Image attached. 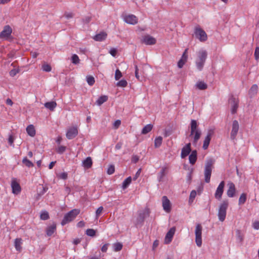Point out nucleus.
Masks as SVG:
<instances>
[{
    "instance_id": "31",
    "label": "nucleus",
    "mask_w": 259,
    "mask_h": 259,
    "mask_svg": "<svg viewBox=\"0 0 259 259\" xmlns=\"http://www.w3.org/2000/svg\"><path fill=\"white\" fill-rule=\"evenodd\" d=\"M237 240L239 243H242L244 239V235L240 230L236 231Z\"/></svg>"
},
{
    "instance_id": "43",
    "label": "nucleus",
    "mask_w": 259,
    "mask_h": 259,
    "mask_svg": "<svg viewBox=\"0 0 259 259\" xmlns=\"http://www.w3.org/2000/svg\"><path fill=\"white\" fill-rule=\"evenodd\" d=\"M87 81L88 83L90 85H93L95 83V79L94 77L92 76H87Z\"/></svg>"
},
{
    "instance_id": "13",
    "label": "nucleus",
    "mask_w": 259,
    "mask_h": 259,
    "mask_svg": "<svg viewBox=\"0 0 259 259\" xmlns=\"http://www.w3.org/2000/svg\"><path fill=\"white\" fill-rule=\"evenodd\" d=\"M123 20L127 24L135 25L138 23V19L135 15L129 14L124 17Z\"/></svg>"
},
{
    "instance_id": "40",
    "label": "nucleus",
    "mask_w": 259,
    "mask_h": 259,
    "mask_svg": "<svg viewBox=\"0 0 259 259\" xmlns=\"http://www.w3.org/2000/svg\"><path fill=\"white\" fill-rule=\"evenodd\" d=\"M246 200V194L245 193H242L239 199V205L243 204Z\"/></svg>"
},
{
    "instance_id": "46",
    "label": "nucleus",
    "mask_w": 259,
    "mask_h": 259,
    "mask_svg": "<svg viewBox=\"0 0 259 259\" xmlns=\"http://www.w3.org/2000/svg\"><path fill=\"white\" fill-rule=\"evenodd\" d=\"M40 217L42 220H47L49 218V215L48 212L44 211L40 214Z\"/></svg>"
},
{
    "instance_id": "16",
    "label": "nucleus",
    "mask_w": 259,
    "mask_h": 259,
    "mask_svg": "<svg viewBox=\"0 0 259 259\" xmlns=\"http://www.w3.org/2000/svg\"><path fill=\"white\" fill-rule=\"evenodd\" d=\"M198 65H203L207 57V52L205 50H201L197 53Z\"/></svg>"
},
{
    "instance_id": "52",
    "label": "nucleus",
    "mask_w": 259,
    "mask_h": 259,
    "mask_svg": "<svg viewBox=\"0 0 259 259\" xmlns=\"http://www.w3.org/2000/svg\"><path fill=\"white\" fill-rule=\"evenodd\" d=\"M41 70L46 72H50L52 70L51 66H41Z\"/></svg>"
},
{
    "instance_id": "62",
    "label": "nucleus",
    "mask_w": 259,
    "mask_h": 259,
    "mask_svg": "<svg viewBox=\"0 0 259 259\" xmlns=\"http://www.w3.org/2000/svg\"><path fill=\"white\" fill-rule=\"evenodd\" d=\"M84 226H85V223L82 221L79 222L77 224V227L78 228H82V227H83Z\"/></svg>"
},
{
    "instance_id": "30",
    "label": "nucleus",
    "mask_w": 259,
    "mask_h": 259,
    "mask_svg": "<svg viewBox=\"0 0 259 259\" xmlns=\"http://www.w3.org/2000/svg\"><path fill=\"white\" fill-rule=\"evenodd\" d=\"M258 87L256 84H253L249 91V94L251 97L255 96L257 92Z\"/></svg>"
},
{
    "instance_id": "44",
    "label": "nucleus",
    "mask_w": 259,
    "mask_h": 259,
    "mask_svg": "<svg viewBox=\"0 0 259 259\" xmlns=\"http://www.w3.org/2000/svg\"><path fill=\"white\" fill-rule=\"evenodd\" d=\"M127 82L124 79L120 80L116 84V85L117 87H125L127 86Z\"/></svg>"
},
{
    "instance_id": "14",
    "label": "nucleus",
    "mask_w": 259,
    "mask_h": 259,
    "mask_svg": "<svg viewBox=\"0 0 259 259\" xmlns=\"http://www.w3.org/2000/svg\"><path fill=\"white\" fill-rule=\"evenodd\" d=\"M78 134V130L76 127L69 128L66 133V137L68 139L74 138Z\"/></svg>"
},
{
    "instance_id": "27",
    "label": "nucleus",
    "mask_w": 259,
    "mask_h": 259,
    "mask_svg": "<svg viewBox=\"0 0 259 259\" xmlns=\"http://www.w3.org/2000/svg\"><path fill=\"white\" fill-rule=\"evenodd\" d=\"M26 132L27 134L32 137L35 135V130L32 124H30L27 127Z\"/></svg>"
},
{
    "instance_id": "41",
    "label": "nucleus",
    "mask_w": 259,
    "mask_h": 259,
    "mask_svg": "<svg viewBox=\"0 0 259 259\" xmlns=\"http://www.w3.org/2000/svg\"><path fill=\"white\" fill-rule=\"evenodd\" d=\"M122 244L121 243L117 242L113 244L114 250L115 251H119L122 248Z\"/></svg>"
},
{
    "instance_id": "21",
    "label": "nucleus",
    "mask_w": 259,
    "mask_h": 259,
    "mask_svg": "<svg viewBox=\"0 0 259 259\" xmlns=\"http://www.w3.org/2000/svg\"><path fill=\"white\" fill-rule=\"evenodd\" d=\"M212 134V133L211 131H209L206 137H205V138L204 139V141L203 142V148L204 150H206L208 148V147L210 143V141L211 140Z\"/></svg>"
},
{
    "instance_id": "58",
    "label": "nucleus",
    "mask_w": 259,
    "mask_h": 259,
    "mask_svg": "<svg viewBox=\"0 0 259 259\" xmlns=\"http://www.w3.org/2000/svg\"><path fill=\"white\" fill-rule=\"evenodd\" d=\"M141 169L140 168L138 171L137 172H136V175H135V176L133 178V180L134 181L136 180L137 179V178L139 177L140 174H141Z\"/></svg>"
},
{
    "instance_id": "48",
    "label": "nucleus",
    "mask_w": 259,
    "mask_h": 259,
    "mask_svg": "<svg viewBox=\"0 0 259 259\" xmlns=\"http://www.w3.org/2000/svg\"><path fill=\"white\" fill-rule=\"evenodd\" d=\"M79 59L77 55H73L72 56V62L73 64H78L79 63Z\"/></svg>"
},
{
    "instance_id": "4",
    "label": "nucleus",
    "mask_w": 259,
    "mask_h": 259,
    "mask_svg": "<svg viewBox=\"0 0 259 259\" xmlns=\"http://www.w3.org/2000/svg\"><path fill=\"white\" fill-rule=\"evenodd\" d=\"M228 205V201L227 200H224L219 206L218 216L221 222H224L225 220Z\"/></svg>"
},
{
    "instance_id": "10",
    "label": "nucleus",
    "mask_w": 259,
    "mask_h": 259,
    "mask_svg": "<svg viewBox=\"0 0 259 259\" xmlns=\"http://www.w3.org/2000/svg\"><path fill=\"white\" fill-rule=\"evenodd\" d=\"M141 42L146 45H153L156 43V39L150 35H146L142 37Z\"/></svg>"
},
{
    "instance_id": "54",
    "label": "nucleus",
    "mask_w": 259,
    "mask_h": 259,
    "mask_svg": "<svg viewBox=\"0 0 259 259\" xmlns=\"http://www.w3.org/2000/svg\"><path fill=\"white\" fill-rule=\"evenodd\" d=\"M255 59L257 60L259 59V47H256L254 51Z\"/></svg>"
},
{
    "instance_id": "35",
    "label": "nucleus",
    "mask_w": 259,
    "mask_h": 259,
    "mask_svg": "<svg viewBox=\"0 0 259 259\" xmlns=\"http://www.w3.org/2000/svg\"><path fill=\"white\" fill-rule=\"evenodd\" d=\"M22 163L28 167H32L34 166L33 163L28 160L26 157L23 159Z\"/></svg>"
},
{
    "instance_id": "38",
    "label": "nucleus",
    "mask_w": 259,
    "mask_h": 259,
    "mask_svg": "<svg viewBox=\"0 0 259 259\" xmlns=\"http://www.w3.org/2000/svg\"><path fill=\"white\" fill-rule=\"evenodd\" d=\"M132 182V178L129 177L127 178L122 183V188L123 189H126Z\"/></svg>"
},
{
    "instance_id": "24",
    "label": "nucleus",
    "mask_w": 259,
    "mask_h": 259,
    "mask_svg": "<svg viewBox=\"0 0 259 259\" xmlns=\"http://www.w3.org/2000/svg\"><path fill=\"white\" fill-rule=\"evenodd\" d=\"M107 35L106 33L102 32L95 35L93 38L96 41H101L106 39Z\"/></svg>"
},
{
    "instance_id": "60",
    "label": "nucleus",
    "mask_w": 259,
    "mask_h": 259,
    "mask_svg": "<svg viewBox=\"0 0 259 259\" xmlns=\"http://www.w3.org/2000/svg\"><path fill=\"white\" fill-rule=\"evenodd\" d=\"M109 245L108 243L104 244L101 248V250L103 252H106L108 249V246Z\"/></svg>"
},
{
    "instance_id": "34",
    "label": "nucleus",
    "mask_w": 259,
    "mask_h": 259,
    "mask_svg": "<svg viewBox=\"0 0 259 259\" xmlns=\"http://www.w3.org/2000/svg\"><path fill=\"white\" fill-rule=\"evenodd\" d=\"M108 100V97L107 96H101L97 101V104L100 106L104 102H106Z\"/></svg>"
},
{
    "instance_id": "29",
    "label": "nucleus",
    "mask_w": 259,
    "mask_h": 259,
    "mask_svg": "<svg viewBox=\"0 0 259 259\" xmlns=\"http://www.w3.org/2000/svg\"><path fill=\"white\" fill-rule=\"evenodd\" d=\"M15 67L10 71V75L12 77L15 76L17 74L19 73L21 71H23L19 66H15Z\"/></svg>"
},
{
    "instance_id": "23",
    "label": "nucleus",
    "mask_w": 259,
    "mask_h": 259,
    "mask_svg": "<svg viewBox=\"0 0 259 259\" xmlns=\"http://www.w3.org/2000/svg\"><path fill=\"white\" fill-rule=\"evenodd\" d=\"M188 49H186L184 52L181 59L179 61L178 65H184L188 59Z\"/></svg>"
},
{
    "instance_id": "2",
    "label": "nucleus",
    "mask_w": 259,
    "mask_h": 259,
    "mask_svg": "<svg viewBox=\"0 0 259 259\" xmlns=\"http://www.w3.org/2000/svg\"><path fill=\"white\" fill-rule=\"evenodd\" d=\"M214 163V160L209 158L207 160L204 169L205 182L207 183L210 182L213 165Z\"/></svg>"
},
{
    "instance_id": "59",
    "label": "nucleus",
    "mask_w": 259,
    "mask_h": 259,
    "mask_svg": "<svg viewBox=\"0 0 259 259\" xmlns=\"http://www.w3.org/2000/svg\"><path fill=\"white\" fill-rule=\"evenodd\" d=\"M60 178L63 180H66L67 178V174L66 172H62L60 174Z\"/></svg>"
},
{
    "instance_id": "53",
    "label": "nucleus",
    "mask_w": 259,
    "mask_h": 259,
    "mask_svg": "<svg viewBox=\"0 0 259 259\" xmlns=\"http://www.w3.org/2000/svg\"><path fill=\"white\" fill-rule=\"evenodd\" d=\"M103 210V207L102 206L99 207L97 209V210L96 211V217L97 218H98L100 215V214L102 212Z\"/></svg>"
},
{
    "instance_id": "56",
    "label": "nucleus",
    "mask_w": 259,
    "mask_h": 259,
    "mask_svg": "<svg viewBox=\"0 0 259 259\" xmlns=\"http://www.w3.org/2000/svg\"><path fill=\"white\" fill-rule=\"evenodd\" d=\"M109 53L112 56L115 57L117 54V50L115 48H112Z\"/></svg>"
},
{
    "instance_id": "3",
    "label": "nucleus",
    "mask_w": 259,
    "mask_h": 259,
    "mask_svg": "<svg viewBox=\"0 0 259 259\" xmlns=\"http://www.w3.org/2000/svg\"><path fill=\"white\" fill-rule=\"evenodd\" d=\"M80 213V210L78 209H73L67 213L64 217L61 222V225H65L73 221L77 215Z\"/></svg>"
},
{
    "instance_id": "42",
    "label": "nucleus",
    "mask_w": 259,
    "mask_h": 259,
    "mask_svg": "<svg viewBox=\"0 0 259 259\" xmlns=\"http://www.w3.org/2000/svg\"><path fill=\"white\" fill-rule=\"evenodd\" d=\"M86 234L91 237L96 236V231L93 229H88L86 230Z\"/></svg>"
},
{
    "instance_id": "37",
    "label": "nucleus",
    "mask_w": 259,
    "mask_h": 259,
    "mask_svg": "<svg viewBox=\"0 0 259 259\" xmlns=\"http://www.w3.org/2000/svg\"><path fill=\"white\" fill-rule=\"evenodd\" d=\"M162 139V137L161 136H159L155 139L154 146L156 148H158L161 145Z\"/></svg>"
},
{
    "instance_id": "36",
    "label": "nucleus",
    "mask_w": 259,
    "mask_h": 259,
    "mask_svg": "<svg viewBox=\"0 0 259 259\" xmlns=\"http://www.w3.org/2000/svg\"><path fill=\"white\" fill-rule=\"evenodd\" d=\"M21 239L20 238H16L15 240V247L17 250L20 251L21 249Z\"/></svg>"
},
{
    "instance_id": "25",
    "label": "nucleus",
    "mask_w": 259,
    "mask_h": 259,
    "mask_svg": "<svg viewBox=\"0 0 259 259\" xmlns=\"http://www.w3.org/2000/svg\"><path fill=\"white\" fill-rule=\"evenodd\" d=\"M92 164L93 162L91 157H88L82 161V165L86 169L91 168L92 166Z\"/></svg>"
},
{
    "instance_id": "50",
    "label": "nucleus",
    "mask_w": 259,
    "mask_h": 259,
    "mask_svg": "<svg viewBox=\"0 0 259 259\" xmlns=\"http://www.w3.org/2000/svg\"><path fill=\"white\" fill-rule=\"evenodd\" d=\"M115 171L114 166L113 165H110L107 169V174L109 175H112Z\"/></svg>"
},
{
    "instance_id": "20",
    "label": "nucleus",
    "mask_w": 259,
    "mask_h": 259,
    "mask_svg": "<svg viewBox=\"0 0 259 259\" xmlns=\"http://www.w3.org/2000/svg\"><path fill=\"white\" fill-rule=\"evenodd\" d=\"M228 189L227 192V194L229 197H233L236 192L235 185L232 182H230L228 184Z\"/></svg>"
},
{
    "instance_id": "19",
    "label": "nucleus",
    "mask_w": 259,
    "mask_h": 259,
    "mask_svg": "<svg viewBox=\"0 0 259 259\" xmlns=\"http://www.w3.org/2000/svg\"><path fill=\"white\" fill-rule=\"evenodd\" d=\"M191 151V143H189L187 144L182 149L181 151V158H185Z\"/></svg>"
},
{
    "instance_id": "45",
    "label": "nucleus",
    "mask_w": 259,
    "mask_h": 259,
    "mask_svg": "<svg viewBox=\"0 0 259 259\" xmlns=\"http://www.w3.org/2000/svg\"><path fill=\"white\" fill-rule=\"evenodd\" d=\"M122 76V73L118 69H117L116 70L115 74V80H119Z\"/></svg>"
},
{
    "instance_id": "15",
    "label": "nucleus",
    "mask_w": 259,
    "mask_h": 259,
    "mask_svg": "<svg viewBox=\"0 0 259 259\" xmlns=\"http://www.w3.org/2000/svg\"><path fill=\"white\" fill-rule=\"evenodd\" d=\"M12 192L15 194H18L20 193L21 188L19 184L17 182L16 179H13L11 182Z\"/></svg>"
},
{
    "instance_id": "39",
    "label": "nucleus",
    "mask_w": 259,
    "mask_h": 259,
    "mask_svg": "<svg viewBox=\"0 0 259 259\" xmlns=\"http://www.w3.org/2000/svg\"><path fill=\"white\" fill-rule=\"evenodd\" d=\"M197 88L199 90H203L207 89V84L203 81H199L196 84Z\"/></svg>"
},
{
    "instance_id": "18",
    "label": "nucleus",
    "mask_w": 259,
    "mask_h": 259,
    "mask_svg": "<svg viewBox=\"0 0 259 259\" xmlns=\"http://www.w3.org/2000/svg\"><path fill=\"white\" fill-rule=\"evenodd\" d=\"M176 232V228L175 227H172L170 229V230L168 231L165 237L164 242L166 244H169L170 242H171L173 236L175 233Z\"/></svg>"
},
{
    "instance_id": "9",
    "label": "nucleus",
    "mask_w": 259,
    "mask_h": 259,
    "mask_svg": "<svg viewBox=\"0 0 259 259\" xmlns=\"http://www.w3.org/2000/svg\"><path fill=\"white\" fill-rule=\"evenodd\" d=\"M229 103L231 106L232 113L235 114V113H236L238 107V99L232 96L229 99Z\"/></svg>"
},
{
    "instance_id": "55",
    "label": "nucleus",
    "mask_w": 259,
    "mask_h": 259,
    "mask_svg": "<svg viewBox=\"0 0 259 259\" xmlns=\"http://www.w3.org/2000/svg\"><path fill=\"white\" fill-rule=\"evenodd\" d=\"M91 19H92V17L91 16H88L85 17L82 19V22L84 23H88L91 21Z\"/></svg>"
},
{
    "instance_id": "61",
    "label": "nucleus",
    "mask_w": 259,
    "mask_h": 259,
    "mask_svg": "<svg viewBox=\"0 0 259 259\" xmlns=\"http://www.w3.org/2000/svg\"><path fill=\"white\" fill-rule=\"evenodd\" d=\"M121 124V121L119 120H116L114 123V126L115 128H117Z\"/></svg>"
},
{
    "instance_id": "28",
    "label": "nucleus",
    "mask_w": 259,
    "mask_h": 259,
    "mask_svg": "<svg viewBox=\"0 0 259 259\" xmlns=\"http://www.w3.org/2000/svg\"><path fill=\"white\" fill-rule=\"evenodd\" d=\"M56 106L57 103L54 101L47 102L45 104V107L50 109L51 111H53Z\"/></svg>"
},
{
    "instance_id": "6",
    "label": "nucleus",
    "mask_w": 259,
    "mask_h": 259,
    "mask_svg": "<svg viewBox=\"0 0 259 259\" xmlns=\"http://www.w3.org/2000/svg\"><path fill=\"white\" fill-rule=\"evenodd\" d=\"M202 227L200 224H197L195 230V242L198 247L202 245Z\"/></svg>"
},
{
    "instance_id": "7",
    "label": "nucleus",
    "mask_w": 259,
    "mask_h": 259,
    "mask_svg": "<svg viewBox=\"0 0 259 259\" xmlns=\"http://www.w3.org/2000/svg\"><path fill=\"white\" fill-rule=\"evenodd\" d=\"M149 215V211L148 210H144L139 212L138 216L135 222L137 227L141 226L144 221L145 218Z\"/></svg>"
},
{
    "instance_id": "12",
    "label": "nucleus",
    "mask_w": 259,
    "mask_h": 259,
    "mask_svg": "<svg viewBox=\"0 0 259 259\" xmlns=\"http://www.w3.org/2000/svg\"><path fill=\"white\" fill-rule=\"evenodd\" d=\"M225 187V182L222 181L218 186L217 190L214 194V197L218 200H221L222 195L224 192V189Z\"/></svg>"
},
{
    "instance_id": "47",
    "label": "nucleus",
    "mask_w": 259,
    "mask_h": 259,
    "mask_svg": "<svg viewBox=\"0 0 259 259\" xmlns=\"http://www.w3.org/2000/svg\"><path fill=\"white\" fill-rule=\"evenodd\" d=\"M66 149V147L64 146H60L58 147V148L56 149V151L57 153L59 154H62L63 153Z\"/></svg>"
},
{
    "instance_id": "22",
    "label": "nucleus",
    "mask_w": 259,
    "mask_h": 259,
    "mask_svg": "<svg viewBox=\"0 0 259 259\" xmlns=\"http://www.w3.org/2000/svg\"><path fill=\"white\" fill-rule=\"evenodd\" d=\"M56 230V225L53 223L52 225L48 226L46 229V233L48 236H51Z\"/></svg>"
},
{
    "instance_id": "26",
    "label": "nucleus",
    "mask_w": 259,
    "mask_h": 259,
    "mask_svg": "<svg viewBox=\"0 0 259 259\" xmlns=\"http://www.w3.org/2000/svg\"><path fill=\"white\" fill-rule=\"evenodd\" d=\"M189 162L193 165L197 160V151L196 150L193 151L189 157Z\"/></svg>"
},
{
    "instance_id": "32",
    "label": "nucleus",
    "mask_w": 259,
    "mask_h": 259,
    "mask_svg": "<svg viewBox=\"0 0 259 259\" xmlns=\"http://www.w3.org/2000/svg\"><path fill=\"white\" fill-rule=\"evenodd\" d=\"M153 128V125L151 124H147L145 126L142 131V134L145 135L149 133Z\"/></svg>"
},
{
    "instance_id": "1",
    "label": "nucleus",
    "mask_w": 259,
    "mask_h": 259,
    "mask_svg": "<svg viewBox=\"0 0 259 259\" xmlns=\"http://www.w3.org/2000/svg\"><path fill=\"white\" fill-rule=\"evenodd\" d=\"M201 135V131L198 128V124L195 120H192L190 124V137L193 138V144L196 145Z\"/></svg>"
},
{
    "instance_id": "57",
    "label": "nucleus",
    "mask_w": 259,
    "mask_h": 259,
    "mask_svg": "<svg viewBox=\"0 0 259 259\" xmlns=\"http://www.w3.org/2000/svg\"><path fill=\"white\" fill-rule=\"evenodd\" d=\"M253 228L256 230L259 229V221H255L252 225Z\"/></svg>"
},
{
    "instance_id": "64",
    "label": "nucleus",
    "mask_w": 259,
    "mask_h": 259,
    "mask_svg": "<svg viewBox=\"0 0 259 259\" xmlns=\"http://www.w3.org/2000/svg\"><path fill=\"white\" fill-rule=\"evenodd\" d=\"M139 161V157L136 156H133L132 158V161L134 163H137Z\"/></svg>"
},
{
    "instance_id": "51",
    "label": "nucleus",
    "mask_w": 259,
    "mask_h": 259,
    "mask_svg": "<svg viewBox=\"0 0 259 259\" xmlns=\"http://www.w3.org/2000/svg\"><path fill=\"white\" fill-rule=\"evenodd\" d=\"M196 196V191H195V190L192 191L190 193V195L189 200L193 201L194 199V198H195Z\"/></svg>"
},
{
    "instance_id": "11",
    "label": "nucleus",
    "mask_w": 259,
    "mask_h": 259,
    "mask_svg": "<svg viewBox=\"0 0 259 259\" xmlns=\"http://www.w3.org/2000/svg\"><path fill=\"white\" fill-rule=\"evenodd\" d=\"M162 207L164 210L166 212H169L171 209V204L166 196H164L162 198Z\"/></svg>"
},
{
    "instance_id": "8",
    "label": "nucleus",
    "mask_w": 259,
    "mask_h": 259,
    "mask_svg": "<svg viewBox=\"0 0 259 259\" xmlns=\"http://www.w3.org/2000/svg\"><path fill=\"white\" fill-rule=\"evenodd\" d=\"M12 29L9 25L4 26L3 31L0 33V38L7 39L11 35Z\"/></svg>"
},
{
    "instance_id": "5",
    "label": "nucleus",
    "mask_w": 259,
    "mask_h": 259,
    "mask_svg": "<svg viewBox=\"0 0 259 259\" xmlns=\"http://www.w3.org/2000/svg\"><path fill=\"white\" fill-rule=\"evenodd\" d=\"M195 37L200 41H205L207 39V35L206 32L199 26H196L194 29Z\"/></svg>"
},
{
    "instance_id": "49",
    "label": "nucleus",
    "mask_w": 259,
    "mask_h": 259,
    "mask_svg": "<svg viewBox=\"0 0 259 259\" xmlns=\"http://www.w3.org/2000/svg\"><path fill=\"white\" fill-rule=\"evenodd\" d=\"M74 15V14L72 12H65L64 14V16L67 19L73 18Z\"/></svg>"
},
{
    "instance_id": "17",
    "label": "nucleus",
    "mask_w": 259,
    "mask_h": 259,
    "mask_svg": "<svg viewBox=\"0 0 259 259\" xmlns=\"http://www.w3.org/2000/svg\"><path fill=\"white\" fill-rule=\"evenodd\" d=\"M239 128V125L238 122L235 120L233 121L232 123V128L231 133V138L232 139H234L238 133V130Z\"/></svg>"
},
{
    "instance_id": "33",
    "label": "nucleus",
    "mask_w": 259,
    "mask_h": 259,
    "mask_svg": "<svg viewBox=\"0 0 259 259\" xmlns=\"http://www.w3.org/2000/svg\"><path fill=\"white\" fill-rule=\"evenodd\" d=\"M167 168L166 167H163L162 168L161 171L158 174V179L159 181H161L165 176L167 172Z\"/></svg>"
},
{
    "instance_id": "63",
    "label": "nucleus",
    "mask_w": 259,
    "mask_h": 259,
    "mask_svg": "<svg viewBox=\"0 0 259 259\" xmlns=\"http://www.w3.org/2000/svg\"><path fill=\"white\" fill-rule=\"evenodd\" d=\"M122 146V143L121 142H119L117 143V144L115 145V149L116 150H119Z\"/></svg>"
}]
</instances>
